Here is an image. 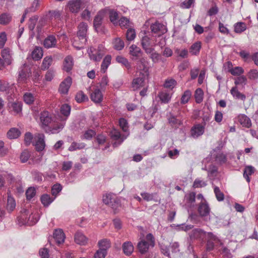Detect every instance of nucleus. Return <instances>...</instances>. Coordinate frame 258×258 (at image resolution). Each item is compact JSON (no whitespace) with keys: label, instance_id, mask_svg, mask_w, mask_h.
<instances>
[{"label":"nucleus","instance_id":"nucleus-53","mask_svg":"<svg viewBox=\"0 0 258 258\" xmlns=\"http://www.w3.org/2000/svg\"><path fill=\"white\" fill-rule=\"evenodd\" d=\"M214 192L216 195V197L218 201H222L224 200V194L220 190L218 187L215 186L214 187Z\"/></svg>","mask_w":258,"mask_h":258},{"label":"nucleus","instance_id":"nucleus-2","mask_svg":"<svg viewBox=\"0 0 258 258\" xmlns=\"http://www.w3.org/2000/svg\"><path fill=\"white\" fill-rule=\"evenodd\" d=\"M31 74L30 67L27 63H24L19 69L18 82L19 84L27 83Z\"/></svg>","mask_w":258,"mask_h":258},{"label":"nucleus","instance_id":"nucleus-18","mask_svg":"<svg viewBox=\"0 0 258 258\" xmlns=\"http://www.w3.org/2000/svg\"><path fill=\"white\" fill-rule=\"evenodd\" d=\"M74 239L75 242L79 245H85L88 242V238L80 232L76 233Z\"/></svg>","mask_w":258,"mask_h":258},{"label":"nucleus","instance_id":"nucleus-16","mask_svg":"<svg viewBox=\"0 0 258 258\" xmlns=\"http://www.w3.org/2000/svg\"><path fill=\"white\" fill-rule=\"evenodd\" d=\"M10 111L14 114H18L22 110V103L21 102H10L8 104Z\"/></svg>","mask_w":258,"mask_h":258},{"label":"nucleus","instance_id":"nucleus-1","mask_svg":"<svg viewBox=\"0 0 258 258\" xmlns=\"http://www.w3.org/2000/svg\"><path fill=\"white\" fill-rule=\"evenodd\" d=\"M78 29L77 36L74 38L73 45L78 49H80L84 47V45L87 41V25L82 22L79 25Z\"/></svg>","mask_w":258,"mask_h":258},{"label":"nucleus","instance_id":"nucleus-56","mask_svg":"<svg viewBox=\"0 0 258 258\" xmlns=\"http://www.w3.org/2000/svg\"><path fill=\"white\" fill-rule=\"evenodd\" d=\"M136 32L134 29L128 28L126 33V39L128 41L133 40L136 37Z\"/></svg>","mask_w":258,"mask_h":258},{"label":"nucleus","instance_id":"nucleus-42","mask_svg":"<svg viewBox=\"0 0 258 258\" xmlns=\"http://www.w3.org/2000/svg\"><path fill=\"white\" fill-rule=\"evenodd\" d=\"M111 57L109 55H106L102 63L101 64V70L103 73H105L108 67L111 63Z\"/></svg>","mask_w":258,"mask_h":258},{"label":"nucleus","instance_id":"nucleus-62","mask_svg":"<svg viewBox=\"0 0 258 258\" xmlns=\"http://www.w3.org/2000/svg\"><path fill=\"white\" fill-rule=\"evenodd\" d=\"M35 189L34 187H29L26 192V198L27 200H31L35 195Z\"/></svg>","mask_w":258,"mask_h":258},{"label":"nucleus","instance_id":"nucleus-58","mask_svg":"<svg viewBox=\"0 0 258 258\" xmlns=\"http://www.w3.org/2000/svg\"><path fill=\"white\" fill-rule=\"evenodd\" d=\"M229 72L234 76H239L243 73L244 70L241 67H236L230 69Z\"/></svg>","mask_w":258,"mask_h":258},{"label":"nucleus","instance_id":"nucleus-45","mask_svg":"<svg viewBox=\"0 0 258 258\" xmlns=\"http://www.w3.org/2000/svg\"><path fill=\"white\" fill-rule=\"evenodd\" d=\"M159 96L162 102L164 103H168L171 99V95L170 94L166 92H162L160 93Z\"/></svg>","mask_w":258,"mask_h":258},{"label":"nucleus","instance_id":"nucleus-30","mask_svg":"<svg viewBox=\"0 0 258 258\" xmlns=\"http://www.w3.org/2000/svg\"><path fill=\"white\" fill-rule=\"evenodd\" d=\"M112 44L113 48L117 50H122L124 46V41L119 37L114 39Z\"/></svg>","mask_w":258,"mask_h":258},{"label":"nucleus","instance_id":"nucleus-49","mask_svg":"<svg viewBox=\"0 0 258 258\" xmlns=\"http://www.w3.org/2000/svg\"><path fill=\"white\" fill-rule=\"evenodd\" d=\"M53 200L48 195H44L41 198V203L44 206H48Z\"/></svg>","mask_w":258,"mask_h":258},{"label":"nucleus","instance_id":"nucleus-48","mask_svg":"<svg viewBox=\"0 0 258 258\" xmlns=\"http://www.w3.org/2000/svg\"><path fill=\"white\" fill-rule=\"evenodd\" d=\"M24 101L28 104L33 103L34 101V97L32 93L27 92L23 96Z\"/></svg>","mask_w":258,"mask_h":258},{"label":"nucleus","instance_id":"nucleus-59","mask_svg":"<svg viewBox=\"0 0 258 258\" xmlns=\"http://www.w3.org/2000/svg\"><path fill=\"white\" fill-rule=\"evenodd\" d=\"M49 14L51 19H60L62 13L58 10H52L49 11Z\"/></svg>","mask_w":258,"mask_h":258},{"label":"nucleus","instance_id":"nucleus-24","mask_svg":"<svg viewBox=\"0 0 258 258\" xmlns=\"http://www.w3.org/2000/svg\"><path fill=\"white\" fill-rule=\"evenodd\" d=\"M73 64V57L70 55L67 56L64 60L63 70L67 72H70L72 69Z\"/></svg>","mask_w":258,"mask_h":258},{"label":"nucleus","instance_id":"nucleus-23","mask_svg":"<svg viewBox=\"0 0 258 258\" xmlns=\"http://www.w3.org/2000/svg\"><path fill=\"white\" fill-rule=\"evenodd\" d=\"M2 57L4 59L5 62L10 65L12 62V56L10 53V50L9 48H5L1 52Z\"/></svg>","mask_w":258,"mask_h":258},{"label":"nucleus","instance_id":"nucleus-63","mask_svg":"<svg viewBox=\"0 0 258 258\" xmlns=\"http://www.w3.org/2000/svg\"><path fill=\"white\" fill-rule=\"evenodd\" d=\"M62 186L60 184H54L51 188V194L53 196L56 197L57 195L61 190Z\"/></svg>","mask_w":258,"mask_h":258},{"label":"nucleus","instance_id":"nucleus-3","mask_svg":"<svg viewBox=\"0 0 258 258\" xmlns=\"http://www.w3.org/2000/svg\"><path fill=\"white\" fill-rule=\"evenodd\" d=\"M148 61L145 57L139 59L136 63V74L140 75H149V67H148Z\"/></svg>","mask_w":258,"mask_h":258},{"label":"nucleus","instance_id":"nucleus-52","mask_svg":"<svg viewBox=\"0 0 258 258\" xmlns=\"http://www.w3.org/2000/svg\"><path fill=\"white\" fill-rule=\"evenodd\" d=\"M176 81L175 80L173 79H167L164 84V87L166 88L172 89L176 86Z\"/></svg>","mask_w":258,"mask_h":258},{"label":"nucleus","instance_id":"nucleus-11","mask_svg":"<svg viewBox=\"0 0 258 258\" xmlns=\"http://www.w3.org/2000/svg\"><path fill=\"white\" fill-rule=\"evenodd\" d=\"M110 135L112 139L115 141L113 144L114 147H117L120 145L124 140L123 137L121 136L120 133L117 130H112L110 132Z\"/></svg>","mask_w":258,"mask_h":258},{"label":"nucleus","instance_id":"nucleus-27","mask_svg":"<svg viewBox=\"0 0 258 258\" xmlns=\"http://www.w3.org/2000/svg\"><path fill=\"white\" fill-rule=\"evenodd\" d=\"M201 47V42L200 41H197L191 45L189 51L192 55H196L199 53Z\"/></svg>","mask_w":258,"mask_h":258},{"label":"nucleus","instance_id":"nucleus-7","mask_svg":"<svg viewBox=\"0 0 258 258\" xmlns=\"http://www.w3.org/2000/svg\"><path fill=\"white\" fill-rule=\"evenodd\" d=\"M208 120V118H204L203 120L204 121L203 125L198 124L191 128V135L193 137H198L203 134L204 132V126L206 124L205 121Z\"/></svg>","mask_w":258,"mask_h":258},{"label":"nucleus","instance_id":"nucleus-55","mask_svg":"<svg viewBox=\"0 0 258 258\" xmlns=\"http://www.w3.org/2000/svg\"><path fill=\"white\" fill-rule=\"evenodd\" d=\"M71 111V107L68 104H63L60 108V112L65 116H68L70 115Z\"/></svg>","mask_w":258,"mask_h":258},{"label":"nucleus","instance_id":"nucleus-57","mask_svg":"<svg viewBox=\"0 0 258 258\" xmlns=\"http://www.w3.org/2000/svg\"><path fill=\"white\" fill-rule=\"evenodd\" d=\"M146 53L150 54V58L152 59V61L154 63L158 62L161 58L160 54H159L157 52L154 51V50L153 51H152V52L151 53Z\"/></svg>","mask_w":258,"mask_h":258},{"label":"nucleus","instance_id":"nucleus-28","mask_svg":"<svg viewBox=\"0 0 258 258\" xmlns=\"http://www.w3.org/2000/svg\"><path fill=\"white\" fill-rule=\"evenodd\" d=\"M53 62V58L51 56H47L45 57L42 61L41 66V70L45 71L49 69L50 66L52 64Z\"/></svg>","mask_w":258,"mask_h":258},{"label":"nucleus","instance_id":"nucleus-20","mask_svg":"<svg viewBox=\"0 0 258 258\" xmlns=\"http://www.w3.org/2000/svg\"><path fill=\"white\" fill-rule=\"evenodd\" d=\"M53 238L56 243L60 244L64 242L65 235L61 229H56L53 233Z\"/></svg>","mask_w":258,"mask_h":258},{"label":"nucleus","instance_id":"nucleus-8","mask_svg":"<svg viewBox=\"0 0 258 258\" xmlns=\"http://www.w3.org/2000/svg\"><path fill=\"white\" fill-rule=\"evenodd\" d=\"M82 4V0H71L69 1L67 6L72 13H77L80 11Z\"/></svg>","mask_w":258,"mask_h":258},{"label":"nucleus","instance_id":"nucleus-34","mask_svg":"<svg viewBox=\"0 0 258 258\" xmlns=\"http://www.w3.org/2000/svg\"><path fill=\"white\" fill-rule=\"evenodd\" d=\"M98 245L99 249H103L107 251V250L111 246V243L107 239H103L98 241Z\"/></svg>","mask_w":258,"mask_h":258},{"label":"nucleus","instance_id":"nucleus-14","mask_svg":"<svg viewBox=\"0 0 258 258\" xmlns=\"http://www.w3.org/2000/svg\"><path fill=\"white\" fill-rule=\"evenodd\" d=\"M72 78L70 77L66 78L60 84L59 91L62 94H67L72 84Z\"/></svg>","mask_w":258,"mask_h":258},{"label":"nucleus","instance_id":"nucleus-10","mask_svg":"<svg viewBox=\"0 0 258 258\" xmlns=\"http://www.w3.org/2000/svg\"><path fill=\"white\" fill-rule=\"evenodd\" d=\"M150 28L152 32L157 34L158 36H160L167 31L165 26L158 22L152 24Z\"/></svg>","mask_w":258,"mask_h":258},{"label":"nucleus","instance_id":"nucleus-46","mask_svg":"<svg viewBox=\"0 0 258 258\" xmlns=\"http://www.w3.org/2000/svg\"><path fill=\"white\" fill-rule=\"evenodd\" d=\"M12 19V17L6 13L3 14L0 16V23L2 25L8 24Z\"/></svg>","mask_w":258,"mask_h":258},{"label":"nucleus","instance_id":"nucleus-22","mask_svg":"<svg viewBox=\"0 0 258 258\" xmlns=\"http://www.w3.org/2000/svg\"><path fill=\"white\" fill-rule=\"evenodd\" d=\"M56 39L53 35L48 36L44 41L43 44L45 47L49 48L54 47L56 44Z\"/></svg>","mask_w":258,"mask_h":258},{"label":"nucleus","instance_id":"nucleus-33","mask_svg":"<svg viewBox=\"0 0 258 258\" xmlns=\"http://www.w3.org/2000/svg\"><path fill=\"white\" fill-rule=\"evenodd\" d=\"M32 57L33 59L39 60L43 56V51L41 47H36L31 53Z\"/></svg>","mask_w":258,"mask_h":258},{"label":"nucleus","instance_id":"nucleus-39","mask_svg":"<svg viewBox=\"0 0 258 258\" xmlns=\"http://www.w3.org/2000/svg\"><path fill=\"white\" fill-rule=\"evenodd\" d=\"M64 125L62 123H59L54 125L52 127H50L48 131H46L47 133H50L51 134H56L59 133L60 130L63 128Z\"/></svg>","mask_w":258,"mask_h":258},{"label":"nucleus","instance_id":"nucleus-40","mask_svg":"<svg viewBox=\"0 0 258 258\" xmlns=\"http://www.w3.org/2000/svg\"><path fill=\"white\" fill-rule=\"evenodd\" d=\"M234 32L236 33H241L246 29V26L244 23L238 22L234 26Z\"/></svg>","mask_w":258,"mask_h":258},{"label":"nucleus","instance_id":"nucleus-54","mask_svg":"<svg viewBox=\"0 0 258 258\" xmlns=\"http://www.w3.org/2000/svg\"><path fill=\"white\" fill-rule=\"evenodd\" d=\"M113 202V203L111 204L109 207H110L112 209L114 213L115 214L117 212L118 209L120 207L121 204L119 199L117 197L115 198V200H114Z\"/></svg>","mask_w":258,"mask_h":258},{"label":"nucleus","instance_id":"nucleus-17","mask_svg":"<svg viewBox=\"0 0 258 258\" xmlns=\"http://www.w3.org/2000/svg\"><path fill=\"white\" fill-rule=\"evenodd\" d=\"M105 11L103 10L99 11L94 19V27L96 30L101 26L102 20L104 16Z\"/></svg>","mask_w":258,"mask_h":258},{"label":"nucleus","instance_id":"nucleus-26","mask_svg":"<svg viewBox=\"0 0 258 258\" xmlns=\"http://www.w3.org/2000/svg\"><path fill=\"white\" fill-rule=\"evenodd\" d=\"M149 246V242L143 240L138 243L137 247L140 252L144 254L148 251Z\"/></svg>","mask_w":258,"mask_h":258},{"label":"nucleus","instance_id":"nucleus-41","mask_svg":"<svg viewBox=\"0 0 258 258\" xmlns=\"http://www.w3.org/2000/svg\"><path fill=\"white\" fill-rule=\"evenodd\" d=\"M16 207L15 201L13 198L8 196L7 200V210L9 212H12Z\"/></svg>","mask_w":258,"mask_h":258},{"label":"nucleus","instance_id":"nucleus-43","mask_svg":"<svg viewBox=\"0 0 258 258\" xmlns=\"http://www.w3.org/2000/svg\"><path fill=\"white\" fill-rule=\"evenodd\" d=\"M116 60L120 63L123 64L128 70L131 68V64L128 62V60L121 56H117L116 57Z\"/></svg>","mask_w":258,"mask_h":258},{"label":"nucleus","instance_id":"nucleus-6","mask_svg":"<svg viewBox=\"0 0 258 258\" xmlns=\"http://www.w3.org/2000/svg\"><path fill=\"white\" fill-rule=\"evenodd\" d=\"M22 212V215L18 219L19 224L20 225H31L35 223L36 221H32V220H30L31 218L30 215L29 218H27V216L30 214L29 212L27 210L24 209Z\"/></svg>","mask_w":258,"mask_h":258},{"label":"nucleus","instance_id":"nucleus-25","mask_svg":"<svg viewBox=\"0 0 258 258\" xmlns=\"http://www.w3.org/2000/svg\"><path fill=\"white\" fill-rule=\"evenodd\" d=\"M122 249L125 255H130L134 251V247L131 242L127 241L123 244Z\"/></svg>","mask_w":258,"mask_h":258},{"label":"nucleus","instance_id":"nucleus-60","mask_svg":"<svg viewBox=\"0 0 258 258\" xmlns=\"http://www.w3.org/2000/svg\"><path fill=\"white\" fill-rule=\"evenodd\" d=\"M75 98L76 101L79 103L83 102L85 100L88 99V97L82 91H80L78 93H77V94L76 95Z\"/></svg>","mask_w":258,"mask_h":258},{"label":"nucleus","instance_id":"nucleus-37","mask_svg":"<svg viewBox=\"0 0 258 258\" xmlns=\"http://www.w3.org/2000/svg\"><path fill=\"white\" fill-rule=\"evenodd\" d=\"M118 24L121 28L127 29L131 26V23L128 19L125 17H122L118 21Z\"/></svg>","mask_w":258,"mask_h":258},{"label":"nucleus","instance_id":"nucleus-38","mask_svg":"<svg viewBox=\"0 0 258 258\" xmlns=\"http://www.w3.org/2000/svg\"><path fill=\"white\" fill-rule=\"evenodd\" d=\"M109 14L110 21L114 25H118V15L117 12L113 10H110Z\"/></svg>","mask_w":258,"mask_h":258},{"label":"nucleus","instance_id":"nucleus-61","mask_svg":"<svg viewBox=\"0 0 258 258\" xmlns=\"http://www.w3.org/2000/svg\"><path fill=\"white\" fill-rule=\"evenodd\" d=\"M30 157V154L27 150H24L20 155V160L21 162H26Z\"/></svg>","mask_w":258,"mask_h":258},{"label":"nucleus","instance_id":"nucleus-31","mask_svg":"<svg viewBox=\"0 0 258 258\" xmlns=\"http://www.w3.org/2000/svg\"><path fill=\"white\" fill-rule=\"evenodd\" d=\"M230 93L233 97L236 99L244 101L246 98L245 95L239 92L236 87L232 88Z\"/></svg>","mask_w":258,"mask_h":258},{"label":"nucleus","instance_id":"nucleus-64","mask_svg":"<svg viewBox=\"0 0 258 258\" xmlns=\"http://www.w3.org/2000/svg\"><path fill=\"white\" fill-rule=\"evenodd\" d=\"M107 254V251L103 249H99L94 254V258H104Z\"/></svg>","mask_w":258,"mask_h":258},{"label":"nucleus","instance_id":"nucleus-19","mask_svg":"<svg viewBox=\"0 0 258 258\" xmlns=\"http://www.w3.org/2000/svg\"><path fill=\"white\" fill-rule=\"evenodd\" d=\"M92 101L95 103H100L103 99L102 94L99 89H96L91 94L90 96Z\"/></svg>","mask_w":258,"mask_h":258},{"label":"nucleus","instance_id":"nucleus-15","mask_svg":"<svg viewBox=\"0 0 258 258\" xmlns=\"http://www.w3.org/2000/svg\"><path fill=\"white\" fill-rule=\"evenodd\" d=\"M36 137L37 139L35 144L36 149L38 151H42L45 147L44 135L43 134H38Z\"/></svg>","mask_w":258,"mask_h":258},{"label":"nucleus","instance_id":"nucleus-13","mask_svg":"<svg viewBox=\"0 0 258 258\" xmlns=\"http://www.w3.org/2000/svg\"><path fill=\"white\" fill-rule=\"evenodd\" d=\"M191 239L203 240L206 237V232L200 228H196L189 233Z\"/></svg>","mask_w":258,"mask_h":258},{"label":"nucleus","instance_id":"nucleus-9","mask_svg":"<svg viewBox=\"0 0 258 258\" xmlns=\"http://www.w3.org/2000/svg\"><path fill=\"white\" fill-rule=\"evenodd\" d=\"M141 44L146 53H151L154 50L152 47L154 45H152L151 39L148 36L142 37Z\"/></svg>","mask_w":258,"mask_h":258},{"label":"nucleus","instance_id":"nucleus-4","mask_svg":"<svg viewBox=\"0 0 258 258\" xmlns=\"http://www.w3.org/2000/svg\"><path fill=\"white\" fill-rule=\"evenodd\" d=\"M88 53L90 59L95 61H98L101 60L105 52L103 49V47L100 45L98 46L97 49L94 47H90L88 50Z\"/></svg>","mask_w":258,"mask_h":258},{"label":"nucleus","instance_id":"nucleus-47","mask_svg":"<svg viewBox=\"0 0 258 258\" xmlns=\"http://www.w3.org/2000/svg\"><path fill=\"white\" fill-rule=\"evenodd\" d=\"M191 95V91L188 90H186L181 96V103L184 104L187 103L188 100L190 98Z\"/></svg>","mask_w":258,"mask_h":258},{"label":"nucleus","instance_id":"nucleus-32","mask_svg":"<svg viewBox=\"0 0 258 258\" xmlns=\"http://www.w3.org/2000/svg\"><path fill=\"white\" fill-rule=\"evenodd\" d=\"M130 53L133 56L138 58L142 54L141 49L135 45H132L130 47Z\"/></svg>","mask_w":258,"mask_h":258},{"label":"nucleus","instance_id":"nucleus-36","mask_svg":"<svg viewBox=\"0 0 258 258\" xmlns=\"http://www.w3.org/2000/svg\"><path fill=\"white\" fill-rule=\"evenodd\" d=\"M254 171V169L251 166H248L245 168L243 172V176L246 179V181L248 182H249L250 180L249 176L251 175L252 173H253Z\"/></svg>","mask_w":258,"mask_h":258},{"label":"nucleus","instance_id":"nucleus-44","mask_svg":"<svg viewBox=\"0 0 258 258\" xmlns=\"http://www.w3.org/2000/svg\"><path fill=\"white\" fill-rule=\"evenodd\" d=\"M203 95L204 92L202 89L198 88L196 91L195 94V97L196 99V101L198 103H201L203 99Z\"/></svg>","mask_w":258,"mask_h":258},{"label":"nucleus","instance_id":"nucleus-51","mask_svg":"<svg viewBox=\"0 0 258 258\" xmlns=\"http://www.w3.org/2000/svg\"><path fill=\"white\" fill-rule=\"evenodd\" d=\"M116 196L112 194H107L103 197V202L104 204H110L111 201L115 200Z\"/></svg>","mask_w":258,"mask_h":258},{"label":"nucleus","instance_id":"nucleus-50","mask_svg":"<svg viewBox=\"0 0 258 258\" xmlns=\"http://www.w3.org/2000/svg\"><path fill=\"white\" fill-rule=\"evenodd\" d=\"M85 147V144L84 143H77L76 142H73L69 148V150L70 151H73L77 149H83Z\"/></svg>","mask_w":258,"mask_h":258},{"label":"nucleus","instance_id":"nucleus-5","mask_svg":"<svg viewBox=\"0 0 258 258\" xmlns=\"http://www.w3.org/2000/svg\"><path fill=\"white\" fill-rule=\"evenodd\" d=\"M51 114L47 111L44 110L40 114V121L41 127L45 128L52 121Z\"/></svg>","mask_w":258,"mask_h":258},{"label":"nucleus","instance_id":"nucleus-21","mask_svg":"<svg viewBox=\"0 0 258 258\" xmlns=\"http://www.w3.org/2000/svg\"><path fill=\"white\" fill-rule=\"evenodd\" d=\"M210 208L208 205L205 202H201L198 208L200 215L202 216H206L210 213Z\"/></svg>","mask_w":258,"mask_h":258},{"label":"nucleus","instance_id":"nucleus-12","mask_svg":"<svg viewBox=\"0 0 258 258\" xmlns=\"http://www.w3.org/2000/svg\"><path fill=\"white\" fill-rule=\"evenodd\" d=\"M137 77L134 79L132 82V86L134 89H137L140 87H143L145 85V80L146 77L149 75H140L139 74H136Z\"/></svg>","mask_w":258,"mask_h":258},{"label":"nucleus","instance_id":"nucleus-29","mask_svg":"<svg viewBox=\"0 0 258 258\" xmlns=\"http://www.w3.org/2000/svg\"><path fill=\"white\" fill-rule=\"evenodd\" d=\"M7 135L9 139H15L20 136L21 132L18 128L13 127L9 130Z\"/></svg>","mask_w":258,"mask_h":258},{"label":"nucleus","instance_id":"nucleus-35","mask_svg":"<svg viewBox=\"0 0 258 258\" xmlns=\"http://www.w3.org/2000/svg\"><path fill=\"white\" fill-rule=\"evenodd\" d=\"M239 121L241 124L246 127H249L251 124L250 119L245 115L239 116Z\"/></svg>","mask_w":258,"mask_h":258}]
</instances>
